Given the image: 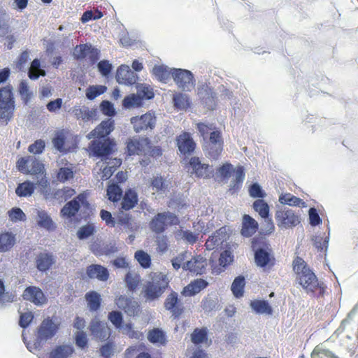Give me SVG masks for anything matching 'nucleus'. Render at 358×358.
<instances>
[{"label": "nucleus", "instance_id": "nucleus-1", "mask_svg": "<svg viewBox=\"0 0 358 358\" xmlns=\"http://www.w3.org/2000/svg\"><path fill=\"white\" fill-rule=\"evenodd\" d=\"M59 329L60 323L56 317L48 316L43 319L35 332L34 348L41 349L57 334Z\"/></svg>", "mask_w": 358, "mask_h": 358}, {"label": "nucleus", "instance_id": "nucleus-2", "mask_svg": "<svg viewBox=\"0 0 358 358\" xmlns=\"http://www.w3.org/2000/svg\"><path fill=\"white\" fill-rule=\"evenodd\" d=\"M169 280L166 275L162 273H155L151 280L145 285L143 293L147 301L158 299L169 287Z\"/></svg>", "mask_w": 358, "mask_h": 358}, {"label": "nucleus", "instance_id": "nucleus-3", "mask_svg": "<svg viewBox=\"0 0 358 358\" xmlns=\"http://www.w3.org/2000/svg\"><path fill=\"white\" fill-rule=\"evenodd\" d=\"M179 222L178 217L169 211L159 213L149 224L150 229L156 234L164 232L168 224L176 225Z\"/></svg>", "mask_w": 358, "mask_h": 358}, {"label": "nucleus", "instance_id": "nucleus-4", "mask_svg": "<svg viewBox=\"0 0 358 358\" xmlns=\"http://www.w3.org/2000/svg\"><path fill=\"white\" fill-rule=\"evenodd\" d=\"M130 123L136 133L151 131L156 126L157 117L155 112L148 111L141 115L131 117Z\"/></svg>", "mask_w": 358, "mask_h": 358}, {"label": "nucleus", "instance_id": "nucleus-5", "mask_svg": "<svg viewBox=\"0 0 358 358\" xmlns=\"http://www.w3.org/2000/svg\"><path fill=\"white\" fill-rule=\"evenodd\" d=\"M275 218L278 227L282 229L293 228L301 222L299 215L287 207L278 209Z\"/></svg>", "mask_w": 358, "mask_h": 358}, {"label": "nucleus", "instance_id": "nucleus-6", "mask_svg": "<svg viewBox=\"0 0 358 358\" xmlns=\"http://www.w3.org/2000/svg\"><path fill=\"white\" fill-rule=\"evenodd\" d=\"M171 76L178 86L185 92H189L194 87L193 73L187 69H171Z\"/></svg>", "mask_w": 358, "mask_h": 358}, {"label": "nucleus", "instance_id": "nucleus-7", "mask_svg": "<svg viewBox=\"0 0 358 358\" xmlns=\"http://www.w3.org/2000/svg\"><path fill=\"white\" fill-rule=\"evenodd\" d=\"M89 208L90 203L87 200V196L84 193L78 194L72 200L68 201L61 209L60 215L63 217L71 218L79 211L80 206Z\"/></svg>", "mask_w": 358, "mask_h": 358}, {"label": "nucleus", "instance_id": "nucleus-8", "mask_svg": "<svg viewBox=\"0 0 358 358\" xmlns=\"http://www.w3.org/2000/svg\"><path fill=\"white\" fill-rule=\"evenodd\" d=\"M299 283L307 293H314L319 290V295L324 293V287L322 282H320L315 274L310 270L300 278H296Z\"/></svg>", "mask_w": 358, "mask_h": 358}, {"label": "nucleus", "instance_id": "nucleus-9", "mask_svg": "<svg viewBox=\"0 0 358 358\" xmlns=\"http://www.w3.org/2000/svg\"><path fill=\"white\" fill-rule=\"evenodd\" d=\"M189 171L191 176L199 178H209L213 174V169L209 164L202 163L197 157H192L189 161Z\"/></svg>", "mask_w": 358, "mask_h": 358}, {"label": "nucleus", "instance_id": "nucleus-10", "mask_svg": "<svg viewBox=\"0 0 358 358\" xmlns=\"http://www.w3.org/2000/svg\"><path fill=\"white\" fill-rule=\"evenodd\" d=\"M164 308L171 313L174 318H178L185 310L184 306L179 299L178 294L172 291L166 298Z\"/></svg>", "mask_w": 358, "mask_h": 358}, {"label": "nucleus", "instance_id": "nucleus-11", "mask_svg": "<svg viewBox=\"0 0 358 358\" xmlns=\"http://www.w3.org/2000/svg\"><path fill=\"white\" fill-rule=\"evenodd\" d=\"M22 298L24 300L29 301L38 306H43L48 301L41 289L36 286L26 287L23 292Z\"/></svg>", "mask_w": 358, "mask_h": 358}, {"label": "nucleus", "instance_id": "nucleus-12", "mask_svg": "<svg viewBox=\"0 0 358 358\" xmlns=\"http://www.w3.org/2000/svg\"><path fill=\"white\" fill-rule=\"evenodd\" d=\"M89 329L91 334L101 341H106L110 335V329L107 324L96 317L91 320Z\"/></svg>", "mask_w": 358, "mask_h": 358}, {"label": "nucleus", "instance_id": "nucleus-13", "mask_svg": "<svg viewBox=\"0 0 358 358\" xmlns=\"http://www.w3.org/2000/svg\"><path fill=\"white\" fill-rule=\"evenodd\" d=\"M177 146L183 155H191L196 148V143L188 132H183L176 138Z\"/></svg>", "mask_w": 358, "mask_h": 358}, {"label": "nucleus", "instance_id": "nucleus-14", "mask_svg": "<svg viewBox=\"0 0 358 358\" xmlns=\"http://www.w3.org/2000/svg\"><path fill=\"white\" fill-rule=\"evenodd\" d=\"M115 78L119 84L132 85L136 83L138 76L129 66L122 64L118 67Z\"/></svg>", "mask_w": 358, "mask_h": 358}, {"label": "nucleus", "instance_id": "nucleus-15", "mask_svg": "<svg viewBox=\"0 0 358 358\" xmlns=\"http://www.w3.org/2000/svg\"><path fill=\"white\" fill-rule=\"evenodd\" d=\"M115 303L119 308L124 310V313L129 317L138 315L140 312L138 303L132 299L120 296L116 299Z\"/></svg>", "mask_w": 358, "mask_h": 358}, {"label": "nucleus", "instance_id": "nucleus-16", "mask_svg": "<svg viewBox=\"0 0 358 358\" xmlns=\"http://www.w3.org/2000/svg\"><path fill=\"white\" fill-rule=\"evenodd\" d=\"M113 145V142L108 139L104 141H94L91 143L90 149L94 157L103 158L112 153Z\"/></svg>", "mask_w": 358, "mask_h": 358}, {"label": "nucleus", "instance_id": "nucleus-17", "mask_svg": "<svg viewBox=\"0 0 358 358\" xmlns=\"http://www.w3.org/2000/svg\"><path fill=\"white\" fill-rule=\"evenodd\" d=\"M229 237L226 227H222L213 233L206 241L205 246L206 250H212L221 245Z\"/></svg>", "mask_w": 358, "mask_h": 358}, {"label": "nucleus", "instance_id": "nucleus-18", "mask_svg": "<svg viewBox=\"0 0 358 358\" xmlns=\"http://www.w3.org/2000/svg\"><path fill=\"white\" fill-rule=\"evenodd\" d=\"M206 265V259L201 255H198L184 263L182 268L196 275H201L205 272Z\"/></svg>", "mask_w": 358, "mask_h": 358}, {"label": "nucleus", "instance_id": "nucleus-19", "mask_svg": "<svg viewBox=\"0 0 358 358\" xmlns=\"http://www.w3.org/2000/svg\"><path fill=\"white\" fill-rule=\"evenodd\" d=\"M150 141L147 137L129 138L127 141V152L129 156L140 155Z\"/></svg>", "mask_w": 358, "mask_h": 358}, {"label": "nucleus", "instance_id": "nucleus-20", "mask_svg": "<svg viewBox=\"0 0 358 358\" xmlns=\"http://www.w3.org/2000/svg\"><path fill=\"white\" fill-rule=\"evenodd\" d=\"M198 95L201 103L208 110H214L216 106V94L208 86H203L199 90Z\"/></svg>", "mask_w": 358, "mask_h": 358}, {"label": "nucleus", "instance_id": "nucleus-21", "mask_svg": "<svg viewBox=\"0 0 358 358\" xmlns=\"http://www.w3.org/2000/svg\"><path fill=\"white\" fill-rule=\"evenodd\" d=\"M114 124V120L111 119L102 121L88 134V138H101L108 136L113 131Z\"/></svg>", "mask_w": 358, "mask_h": 358}, {"label": "nucleus", "instance_id": "nucleus-22", "mask_svg": "<svg viewBox=\"0 0 358 358\" xmlns=\"http://www.w3.org/2000/svg\"><path fill=\"white\" fill-rule=\"evenodd\" d=\"M86 274L90 278L97 279L99 281L105 282L109 278L108 268L100 264H91L86 268Z\"/></svg>", "mask_w": 358, "mask_h": 358}, {"label": "nucleus", "instance_id": "nucleus-23", "mask_svg": "<svg viewBox=\"0 0 358 358\" xmlns=\"http://www.w3.org/2000/svg\"><path fill=\"white\" fill-rule=\"evenodd\" d=\"M258 222L249 215L243 217L242 229L241 234L243 237H251L257 231Z\"/></svg>", "mask_w": 358, "mask_h": 358}, {"label": "nucleus", "instance_id": "nucleus-24", "mask_svg": "<svg viewBox=\"0 0 358 358\" xmlns=\"http://www.w3.org/2000/svg\"><path fill=\"white\" fill-rule=\"evenodd\" d=\"M55 260L52 254L49 252H41L36 258V266L41 272H46L55 264Z\"/></svg>", "mask_w": 358, "mask_h": 358}, {"label": "nucleus", "instance_id": "nucleus-25", "mask_svg": "<svg viewBox=\"0 0 358 358\" xmlns=\"http://www.w3.org/2000/svg\"><path fill=\"white\" fill-rule=\"evenodd\" d=\"M138 199L136 192L132 189H127L121 201V208L129 210L138 203Z\"/></svg>", "mask_w": 358, "mask_h": 358}, {"label": "nucleus", "instance_id": "nucleus-26", "mask_svg": "<svg viewBox=\"0 0 358 358\" xmlns=\"http://www.w3.org/2000/svg\"><path fill=\"white\" fill-rule=\"evenodd\" d=\"M250 306L252 310L259 315H272L273 308L266 300H253L250 301Z\"/></svg>", "mask_w": 358, "mask_h": 358}, {"label": "nucleus", "instance_id": "nucleus-27", "mask_svg": "<svg viewBox=\"0 0 358 358\" xmlns=\"http://www.w3.org/2000/svg\"><path fill=\"white\" fill-rule=\"evenodd\" d=\"M85 298L90 311L96 312L100 308L102 299L99 293L96 291H90L85 294Z\"/></svg>", "mask_w": 358, "mask_h": 358}, {"label": "nucleus", "instance_id": "nucleus-28", "mask_svg": "<svg viewBox=\"0 0 358 358\" xmlns=\"http://www.w3.org/2000/svg\"><path fill=\"white\" fill-rule=\"evenodd\" d=\"M16 242L15 235L12 232L6 231L0 234V252H6L11 250Z\"/></svg>", "mask_w": 358, "mask_h": 358}, {"label": "nucleus", "instance_id": "nucleus-29", "mask_svg": "<svg viewBox=\"0 0 358 358\" xmlns=\"http://www.w3.org/2000/svg\"><path fill=\"white\" fill-rule=\"evenodd\" d=\"M73 352L71 345H57L50 352L49 358H69Z\"/></svg>", "mask_w": 358, "mask_h": 358}, {"label": "nucleus", "instance_id": "nucleus-30", "mask_svg": "<svg viewBox=\"0 0 358 358\" xmlns=\"http://www.w3.org/2000/svg\"><path fill=\"white\" fill-rule=\"evenodd\" d=\"M245 173L243 166H239L234 170V178L231 181L229 190L236 192L238 191L245 179Z\"/></svg>", "mask_w": 358, "mask_h": 358}, {"label": "nucleus", "instance_id": "nucleus-31", "mask_svg": "<svg viewBox=\"0 0 358 358\" xmlns=\"http://www.w3.org/2000/svg\"><path fill=\"white\" fill-rule=\"evenodd\" d=\"M37 224L40 227L48 231L55 228L52 220L45 210H37Z\"/></svg>", "mask_w": 358, "mask_h": 358}, {"label": "nucleus", "instance_id": "nucleus-32", "mask_svg": "<svg viewBox=\"0 0 358 358\" xmlns=\"http://www.w3.org/2000/svg\"><path fill=\"white\" fill-rule=\"evenodd\" d=\"M234 261V255L232 252L229 250H224L220 256L219 264L220 268H214V273L216 274H220L224 269L231 264Z\"/></svg>", "mask_w": 358, "mask_h": 358}, {"label": "nucleus", "instance_id": "nucleus-33", "mask_svg": "<svg viewBox=\"0 0 358 358\" xmlns=\"http://www.w3.org/2000/svg\"><path fill=\"white\" fill-rule=\"evenodd\" d=\"M255 261L258 266L264 268L271 261V255L266 249L259 248L255 252Z\"/></svg>", "mask_w": 358, "mask_h": 358}, {"label": "nucleus", "instance_id": "nucleus-34", "mask_svg": "<svg viewBox=\"0 0 358 358\" xmlns=\"http://www.w3.org/2000/svg\"><path fill=\"white\" fill-rule=\"evenodd\" d=\"M245 286V279L243 275L235 278L231 284V290L236 298L239 299L243 296Z\"/></svg>", "mask_w": 358, "mask_h": 358}, {"label": "nucleus", "instance_id": "nucleus-35", "mask_svg": "<svg viewBox=\"0 0 358 358\" xmlns=\"http://www.w3.org/2000/svg\"><path fill=\"white\" fill-rule=\"evenodd\" d=\"M152 72L158 80L164 83L168 82L171 76V69L169 71V68L164 65H155Z\"/></svg>", "mask_w": 358, "mask_h": 358}, {"label": "nucleus", "instance_id": "nucleus-36", "mask_svg": "<svg viewBox=\"0 0 358 358\" xmlns=\"http://www.w3.org/2000/svg\"><path fill=\"white\" fill-rule=\"evenodd\" d=\"M35 185L29 180L18 184L15 189L16 194L20 197L31 196L35 190Z\"/></svg>", "mask_w": 358, "mask_h": 358}, {"label": "nucleus", "instance_id": "nucleus-37", "mask_svg": "<svg viewBox=\"0 0 358 358\" xmlns=\"http://www.w3.org/2000/svg\"><path fill=\"white\" fill-rule=\"evenodd\" d=\"M148 340L153 344L165 345L166 342L165 332L161 329L154 328L149 331Z\"/></svg>", "mask_w": 358, "mask_h": 358}, {"label": "nucleus", "instance_id": "nucleus-38", "mask_svg": "<svg viewBox=\"0 0 358 358\" xmlns=\"http://www.w3.org/2000/svg\"><path fill=\"white\" fill-rule=\"evenodd\" d=\"M279 201L282 204H286L290 206H301L303 208L306 206V203L302 199L289 193L281 194L279 197Z\"/></svg>", "mask_w": 358, "mask_h": 358}, {"label": "nucleus", "instance_id": "nucleus-39", "mask_svg": "<svg viewBox=\"0 0 358 358\" xmlns=\"http://www.w3.org/2000/svg\"><path fill=\"white\" fill-rule=\"evenodd\" d=\"M328 236H325L324 238L320 235H315L313 236L311 238L313 244L317 248V251H324L325 254L327 252L329 243V227L328 228Z\"/></svg>", "mask_w": 358, "mask_h": 358}, {"label": "nucleus", "instance_id": "nucleus-40", "mask_svg": "<svg viewBox=\"0 0 358 358\" xmlns=\"http://www.w3.org/2000/svg\"><path fill=\"white\" fill-rule=\"evenodd\" d=\"M322 356L327 358H341L329 349L324 348L322 345H318L313 350L311 358H322Z\"/></svg>", "mask_w": 358, "mask_h": 358}, {"label": "nucleus", "instance_id": "nucleus-41", "mask_svg": "<svg viewBox=\"0 0 358 358\" xmlns=\"http://www.w3.org/2000/svg\"><path fill=\"white\" fill-rule=\"evenodd\" d=\"M173 102L174 107L178 110H185L190 106V101L186 94L178 93L174 94Z\"/></svg>", "mask_w": 358, "mask_h": 358}, {"label": "nucleus", "instance_id": "nucleus-42", "mask_svg": "<svg viewBox=\"0 0 358 358\" xmlns=\"http://www.w3.org/2000/svg\"><path fill=\"white\" fill-rule=\"evenodd\" d=\"M107 90V87L102 85H90L85 90V96L88 100L92 101L97 96L103 94Z\"/></svg>", "mask_w": 358, "mask_h": 358}, {"label": "nucleus", "instance_id": "nucleus-43", "mask_svg": "<svg viewBox=\"0 0 358 358\" xmlns=\"http://www.w3.org/2000/svg\"><path fill=\"white\" fill-rule=\"evenodd\" d=\"M74 194H76L74 189L65 187L62 189H57L53 193V198L59 202H64L71 198Z\"/></svg>", "mask_w": 358, "mask_h": 358}, {"label": "nucleus", "instance_id": "nucleus-44", "mask_svg": "<svg viewBox=\"0 0 358 358\" xmlns=\"http://www.w3.org/2000/svg\"><path fill=\"white\" fill-rule=\"evenodd\" d=\"M220 96L222 99L228 100L230 101V105L234 106H237L239 103V99L234 96L232 91L229 90L224 85H221L218 88Z\"/></svg>", "mask_w": 358, "mask_h": 358}, {"label": "nucleus", "instance_id": "nucleus-45", "mask_svg": "<svg viewBox=\"0 0 358 358\" xmlns=\"http://www.w3.org/2000/svg\"><path fill=\"white\" fill-rule=\"evenodd\" d=\"M292 264L293 270L297 275V278H300L301 275L310 271L306 262L301 257H296L294 259Z\"/></svg>", "mask_w": 358, "mask_h": 358}, {"label": "nucleus", "instance_id": "nucleus-46", "mask_svg": "<svg viewBox=\"0 0 358 358\" xmlns=\"http://www.w3.org/2000/svg\"><path fill=\"white\" fill-rule=\"evenodd\" d=\"M29 168L28 173L30 174L43 175L45 173L44 164L34 156H29Z\"/></svg>", "mask_w": 358, "mask_h": 358}, {"label": "nucleus", "instance_id": "nucleus-47", "mask_svg": "<svg viewBox=\"0 0 358 358\" xmlns=\"http://www.w3.org/2000/svg\"><path fill=\"white\" fill-rule=\"evenodd\" d=\"M142 105V98H140L138 94H135L126 96L122 101V106L126 109L140 107Z\"/></svg>", "mask_w": 358, "mask_h": 358}, {"label": "nucleus", "instance_id": "nucleus-48", "mask_svg": "<svg viewBox=\"0 0 358 358\" xmlns=\"http://www.w3.org/2000/svg\"><path fill=\"white\" fill-rule=\"evenodd\" d=\"M208 339L206 328H196L191 334V341L195 345L204 343Z\"/></svg>", "mask_w": 358, "mask_h": 358}, {"label": "nucleus", "instance_id": "nucleus-49", "mask_svg": "<svg viewBox=\"0 0 358 358\" xmlns=\"http://www.w3.org/2000/svg\"><path fill=\"white\" fill-rule=\"evenodd\" d=\"M73 113L78 119H82L85 121H88L96 115V110H90L85 106L75 108Z\"/></svg>", "mask_w": 358, "mask_h": 358}, {"label": "nucleus", "instance_id": "nucleus-50", "mask_svg": "<svg viewBox=\"0 0 358 358\" xmlns=\"http://www.w3.org/2000/svg\"><path fill=\"white\" fill-rule=\"evenodd\" d=\"M116 224L122 226L127 231L133 232L137 229V226L132 223L131 217L129 214L118 216Z\"/></svg>", "mask_w": 358, "mask_h": 358}, {"label": "nucleus", "instance_id": "nucleus-51", "mask_svg": "<svg viewBox=\"0 0 358 358\" xmlns=\"http://www.w3.org/2000/svg\"><path fill=\"white\" fill-rule=\"evenodd\" d=\"M108 199L113 202H117L122 196V190L117 184H111L107 187Z\"/></svg>", "mask_w": 358, "mask_h": 358}, {"label": "nucleus", "instance_id": "nucleus-52", "mask_svg": "<svg viewBox=\"0 0 358 358\" xmlns=\"http://www.w3.org/2000/svg\"><path fill=\"white\" fill-rule=\"evenodd\" d=\"M150 187L157 193H164L168 188V185L162 176L153 177L151 179Z\"/></svg>", "mask_w": 358, "mask_h": 358}, {"label": "nucleus", "instance_id": "nucleus-53", "mask_svg": "<svg viewBox=\"0 0 358 358\" xmlns=\"http://www.w3.org/2000/svg\"><path fill=\"white\" fill-rule=\"evenodd\" d=\"M14 103H0V119L9 121L14 110Z\"/></svg>", "mask_w": 358, "mask_h": 358}, {"label": "nucleus", "instance_id": "nucleus-54", "mask_svg": "<svg viewBox=\"0 0 358 358\" xmlns=\"http://www.w3.org/2000/svg\"><path fill=\"white\" fill-rule=\"evenodd\" d=\"M254 210L264 219L269 216V206L263 199H257L253 203Z\"/></svg>", "mask_w": 358, "mask_h": 358}, {"label": "nucleus", "instance_id": "nucleus-55", "mask_svg": "<svg viewBox=\"0 0 358 358\" xmlns=\"http://www.w3.org/2000/svg\"><path fill=\"white\" fill-rule=\"evenodd\" d=\"M134 257L141 267L148 268L151 265L150 256L143 250H137L134 254Z\"/></svg>", "mask_w": 358, "mask_h": 358}, {"label": "nucleus", "instance_id": "nucleus-56", "mask_svg": "<svg viewBox=\"0 0 358 358\" xmlns=\"http://www.w3.org/2000/svg\"><path fill=\"white\" fill-rule=\"evenodd\" d=\"M96 232L93 224H87L82 226L77 231V237L80 240H85L93 236Z\"/></svg>", "mask_w": 358, "mask_h": 358}, {"label": "nucleus", "instance_id": "nucleus-57", "mask_svg": "<svg viewBox=\"0 0 358 358\" xmlns=\"http://www.w3.org/2000/svg\"><path fill=\"white\" fill-rule=\"evenodd\" d=\"M90 48V43L78 45L74 48L73 55L76 59H83L88 55Z\"/></svg>", "mask_w": 358, "mask_h": 358}, {"label": "nucleus", "instance_id": "nucleus-58", "mask_svg": "<svg viewBox=\"0 0 358 358\" xmlns=\"http://www.w3.org/2000/svg\"><path fill=\"white\" fill-rule=\"evenodd\" d=\"M108 320L116 329H121L123 327V315L119 310H112L108 315Z\"/></svg>", "mask_w": 358, "mask_h": 358}, {"label": "nucleus", "instance_id": "nucleus-59", "mask_svg": "<svg viewBox=\"0 0 358 358\" xmlns=\"http://www.w3.org/2000/svg\"><path fill=\"white\" fill-rule=\"evenodd\" d=\"M19 93L25 104H27L30 101L32 93L29 91L28 83L26 80H22L19 85Z\"/></svg>", "mask_w": 358, "mask_h": 358}, {"label": "nucleus", "instance_id": "nucleus-60", "mask_svg": "<svg viewBox=\"0 0 358 358\" xmlns=\"http://www.w3.org/2000/svg\"><path fill=\"white\" fill-rule=\"evenodd\" d=\"M74 176L73 171L69 167H61L57 174V180L61 182H65Z\"/></svg>", "mask_w": 358, "mask_h": 358}, {"label": "nucleus", "instance_id": "nucleus-61", "mask_svg": "<svg viewBox=\"0 0 358 358\" xmlns=\"http://www.w3.org/2000/svg\"><path fill=\"white\" fill-rule=\"evenodd\" d=\"M66 143V136L63 131H57L52 138V144L54 148L60 152L64 150V145Z\"/></svg>", "mask_w": 358, "mask_h": 358}, {"label": "nucleus", "instance_id": "nucleus-62", "mask_svg": "<svg viewBox=\"0 0 358 358\" xmlns=\"http://www.w3.org/2000/svg\"><path fill=\"white\" fill-rule=\"evenodd\" d=\"M9 219L13 222L24 221L26 220V215L22 210L18 207L12 208L8 211Z\"/></svg>", "mask_w": 358, "mask_h": 358}, {"label": "nucleus", "instance_id": "nucleus-63", "mask_svg": "<svg viewBox=\"0 0 358 358\" xmlns=\"http://www.w3.org/2000/svg\"><path fill=\"white\" fill-rule=\"evenodd\" d=\"M178 235L181 240L190 245L194 244L199 238V234L194 233L189 230H181Z\"/></svg>", "mask_w": 358, "mask_h": 358}, {"label": "nucleus", "instance_id": "nucleus-64", "mask_svg": "<svg viewBox=\"0 0 358 358\" xmlns=\"http://www.w3.org/2000/svg\"><path fill=\"white\" fill-rule=\"evenodd\" d=\"M208 156L213 159H217L223 150V144H206Z\"/></svg>", "mask_w": 358, "mask_h": 358}]
</instances>
